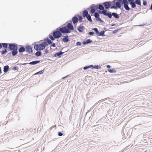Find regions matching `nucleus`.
<instances>
[{
    "mask_svg": "<svg viewBox=\"0 0 152 152\" xmlns=\"http://www.w3.org/2000/svg\"><path fill=\"white\" fill-rule=\"evenodd\" d=\"M69 22L66 26H60L57 28L56 30H53L49 35L50 39L46 38L44 39V41H46L49 45H50L52 43L51 41H53L55 39L60 38L62 36V33L67 34L71 32V31H73L74 28L72 21L70 20Z\"/></svg>",
    "mask_w": 152,
    "mask_h": 152,
    "instance_id": "nucleus-1",
    "label": "nucleus"
},
{
    "mask_svg": "<svg viewBox=\"0 0 152 152\" xmlns=\"http://www.w3.org/2000/svg\"><path fill=\"white\" fill-rule=\"evenodd\" d=\"M121 0H114L113 1H105L103 3L104 8L107 9L110 7L111 9L116 10L121 8Z\"/></svg>",
    "mask_w": 152,
    "mask_h": 152,
    "instance_id": "nucleus-2",
    "label": "nucleus"
},
{
    "mask_svg": "<svg viewBox=\"0 0 152 152\" xmlns=\"http://www.w3.org/2000/svg\"><path fill=\"white\" fill-rule=\"evenodd\" d=\"M134 1V0H121V2L124 4V9L127 11H129L130 9L128 6L129 3Z\"/></svg>",
    "mask_w": 152,
    "mask_h": 152,
    "instance_id": "nucleus-3",
    "label": "nucleus"
},
{
    "mask_svg": "<svg viewBox=\"0 0 152 152\" xmlns=\"http://www.w3.org/2000/svg\"><path fill=\"white\" fill-rule=\"evenodd\" d=\"M34 48L36 51H41L44 49V48L42 42L39 44H37L36 42L34 43Z\"/></svg>",
    "mask_w": 152,
    "mask_h": 152,
    "instance_id": "nucleus-4",
    "label": "nucleus"
},
{
    "mask_svg": "<svg viewBox=\"0 0 152 152\" xmlns=\"http://www.w3.org/2000/svg\"><path fill=\"white\" fill-rule=\"evenodd\" d=\"M18 45L15 43H10L9 44L8 46V49L12 51V50H18Z\"/></svg>",
    "mask_w": 152,
    "mask_h": 152,
    "instance_id": "nucleus-5",
    "label": "nucleus"
},
{
    "mask_svg": "<svg viewBox=\"0 0 152 152\" xmlns=\"http://www.w3.org/2000/svg\"><path fill=\"white\" fill-rule=\"evenodd\" d=\"M25 51L29 54H33V51L31 46L30 45H27L25 46Z\"/></svg>",
    "mask_w": 152,
    "mask_h": 152,
    "instance_id": "nucleus-6",
    "label": "nucleus"
},
{
    "mask_svg": "<svg viewBox=\"0 0 152 152\" xmlns=\"http://www.w3.org/2000/svg\"><path fill=\"white\" fill-rule=\"evenodd\" d=\"M100 14H103L104 15L107 16L110 19H111L112 16V13L111 12H106V10H102V11H99Z\"/></svg>",
    "mask_w": 152,
    "mask_h": 152,
    "instance_id": "nucleus-7",
    "label": "nucleus"
},
{
    "mask_svg": "<svg viewBox=\"0 0 152 152\" xmlns=\"http://www.w3.org/2000/svg\"><path fill=\"white\" fill-rule=\"evenodd\" d=\"M40 62V60H36V61H34L30 62L28 63H24L23 64H21L22 65H25L26 64H29L31 65H35Z\"/></svg>",
    "mask_w": 152,
    "mask_h": 152,
    "instance_id": "nucleus-8",
    "label": "nucleus"
},
{
    "mask_svg": "<svg viewBox=\"0 0 152 152\" xmlns=\"http://www.w3.org/2000/svg\"><path fill=\"white\" fill-rule=\"evenodd\" d=\"M66 52H62L61 51L60 52H57L53 56V57H56L57 56L58 57V58H59L61 56V55L65 53Z\"/></svg>",
    "mask_w": 152,
    "mask_h": 152,
    "instance_id": "nucleus-9",
    "label": "nucleus"
},
{
    "mask_svg": "<svg viewBox=\"0 0 152 152\" xmlns=\"http://www.w3.org/2000/svg\"><path fill=\"white\" fill-rule=\"evenodd\" d=\"M20 48H18V52L19 53H23L25 51V47L22 45H18Z\"/></svg>",
    "mask_w": 152,
    "mask_h": 152,
    "instance_id": "nucleus-10",
    "label": "nucleus"
},
{
    "mask_svg": "<svg viewBox=\"0 0 152 152\" xmlns=\"http://www.w3.org/2000/svg\"><path fill=\"white\" fill-rule=\"evenodd\" d=\"M62 37H64L61 38V40L63 42L66 43L69 40V36L68 35L62 36Z\"/></svg>",
    "mask_w": 152,
    "mask_h": 152,
    "instance_id": "nucleus-11",
    "label": "nucleus"
},
{
    "mask_svg": "<svg viewBox=\"0 0 152 152\" xmlns=\"http://www.w3.org/2000/svg\"><path fill=\"white\" fill-rule=\"evenodd\" d=\"M90 8L91 9L90 12L91 14H93L96 12L95 4H93L91 5L90 6Z\"/></svg>",
    "mask_w": 152,
    "mask_h": 152,
    "instance_id": "nucleus-12",
    "label": "nucleus"
},
{
    "mask_svg": "<svg viewBox=\"0 0 152 152\" xmlns=\"http://www.w3.org/2000/svg\"><path fill=\"white\" fill-rule=\"evenodd\" d=\"M92 42H93V41L91 39H88L83 41L82 42V44L84 45H85L87 44L91 43Z\"/></svg>",
    "mask_w": 152,
    "mask_h": 152,
    "instance_id": "nucleus-13",
    "label": "nucleus"
},
{
    "mask_svg": "<svg viewBox=\"0 0 152 152\" xmlns=\"http://www.w3.org/2000/svg\"><path fill=\"white\" fill-rule=\"evenodd\" d=\"M72 20L73 24H76L78 21V18L76 16H74L72 18Z\"/></svg>",
    "mask_w": 152,
    "mask_h": 152,
    "instance_id": "nucleus-14",
    "label": "nucleus"
},
{
    "mask_svg": "<svg viewBox=\"0 0 152 152\" xmlns=\"http://www.w3.org/2000/svg\"><path fill=\"white\" fill-rule=\"evenodd\" d=\"M105 31L104 30H102L100 32L99 31L98 33L96 34V35L99 36L104 37L105 36Z\"/></svg>",
    "mask_w": 152,
    "mask_h": 152,
    "instance_id": "nucleus-15",
    "label": "nucleus"
},
{
    "mask_svg": "<svg viewBox=\"0 0 152 152\" xmlns=\"http://www.w3.org/2000/svg\"><path fill=\"white\" fill-rule=\"evenodd\" d=\"M9 66L8 65L5 66L4 67L3 71L5 73H7L9 70Z\"/></svg>",
    "mask_w": 152,
    "mask_h": 152,
    "instance_id": "nucleus-16",
    "label": "nucleus"
},
{
    "mask_svg": "<svg viewBox=\"0 0 152 152\" xmlns=\"http://www.w3.org/2000/svg\"><path fill=\"white\" fill-rule=\"evenodd\" d=\"M85 28L84 26H83L80 25L77 28V30L80 32H82L83 30V29Z\"/></svg>",
    "mask_w": 152,
    "mask_h": 152,
    "instance_id": "nucleus-17",
    "label": "nucleus"
},
{
    "mask_svg": "<svg viewBox=\"0 0 152 152\" xmlns=\"http://www.w3.org/2000/svg\"><path fill=\"white\" fill-rule=\"evenodd\" d=\"M89 14L88 11L86 10H83L82 12V16L83 17H85Z\"/></svg>",
    "mask_w": 152,
    "mask_h": 152,
    "instance_id": "nucleus-18",
    "label": "nucleus"
},
{
    "mask_svg": "<svg viewBox=\"0 0 152 152\" xmlns=\"http://www.w3.org/2000/svg\"><path fill=\"white\" fill-rule=\"evenodd\" d=\"M18 50H12L11 51V54L13 56H15L18 53Z\"/></svg>",
    "mask_w": 152,
    "mask_h": 152,
    "instance_id": "nucleus-19",
    "label": "nucleus"
},
{
    "mask_svg": "<svg viewBox=\"0 0 152 152\" xmlns=\"http://www.w3.org/2000/svg\"><path fill=\"white\" fill-rule=\"evenodd\" d=\"M9 43H1L2 48V47H3L4 48H5V49H7V48H8V45H9Z\"/></svg>",
    "mask_w": 152,
    "mask_h": 152,
    "instance_id": "nucleus-20",
    "label": "nucleus"
},
{
    "mask_svg": "<svg viewBox=\"0 0 152 152\" xmlns=\"http://www.w3.org/2000/svg\"><path fill=\"white\" fill-rule=\"evenodd\" d=\"M112 16L116 19H118L120 17L119 15L117 13L114 12H112Z\"/></svg>",
    "mask_w": 152,
    "mask_h": 152,
    "instance_id": "nucleus-21",
    "label": "nucleus"
},
{
    "mask_svg": "<svg viewBox=\"0 0 152 152\" xmlns=\"http://www.w3.org/2000/svg\"><path fill=\"white\" fill-rule=\"evenodd\" d=\"M129 4H130L131 5L132 8H134L136 7V4L134 1L129 3Z\"/></svg>",
    "mask_w": 152,
    "mask_h": 152,
    "instance_id": "nucleus-22",
    "label": "nucleus"
},
{
    "mask_svg": "<svg viewBox=\"0 0 152 152\" xmlns=\"http://www.w3.org/2000/svg\"><path fill=\"white\" fill-rule=\"evenodd\" d=\"M99 10H97V11L98 12H95L94 13V16L96 18L99 17H100V15H99Z\"/></svg>",
    "mask_w": 152,
    "mask_h": 152,
    "instance_id": "nucleus-23",
    "label": "nucleus"
},
{
    "mask_svg": "<svg viewBox=\"0 0 152 152\" xmlns=\"http://www.w3.org/2000/svg\"><path fill=\"white\" fill-rule=\"evenodd\" d=\"M98 8L99 10V11L102 10H102H105L104 9L103 6L102 4L101 3L99 5Z\"/></svg>",
    "mask_w": 152,
    "mask_h": 152,
    "instance_id": "nucleus-24",
    "label": "nucleus"
},
{
    "mask_svg": "<svg viewBox=\"0 0 152 152\" xmlns=\"http://www.w3.org/2000/svg\"><path fill=\"white\" fill-rule=\"evenodd\" d=\"M86 18L88 20L89 22L91 23L93 22L92 20L91 17L90 15L89 14L88 15H87L86 16Z\"/></svg>",
    "mask_w": 152,
    "mask_h": 152,
    "instance_id": "nucleus-25",
    "label": "nucleus"
},
{
    "mask_svg": "<svg viewBox=\"0 0 152 152\" xmlns=\"http://www.w3.org/2000/svg\"><path fill=\"white\" fill-rule=\"evenodd\" d=\"M42 55V53L40 51H37L35 53V56L37 57L41 56Z\"/></svg>",
    "mask_w": 152,
    "mask_h": 152,
    "instance_id": "nucleus-26",
    "label": "nucleus"
},
{
    "mask_svg": "<svg viewBox=\"0 0 152 152\" xmlns=\"http://www.w3.org/2000/svg\"><path fill=\"white\" fill-rule=\"evenodd\" d=\"M108 71L110 73H115L116 71L114 69H107Z\"/></svg>",
    "mask_w": 152,
    "mask_h": 152,
    "instance_id": "nucleus-27",
    "label": "nucleus"
},
{
    "mask_svg": "<svg viewBox=\"0 0 152 152\" xmlns=\"http://www.w3.org/2000/svg\"><path fill=\"white\" fill-rule=\"evenodd\" d=\"M136 4L138 5L139 6L141 5V0H135L134 1Z\"/></svg>",
    "mask_w": 152,
    "mask_h": 152,
    "instance_id": "nucleus-28",
    "label": "nucleus"
},
{
    "mask_svg": "<svg viewBox=\"0 0 152 152\" xmlns=\"http://www.w3.org/2000/svg\"><path fill=\"white\" fill-rule=\"evenodd\" d=\"M42 43L43 47L44 48V49H45V47L47 46H48L49 44L46 41H45L43 42H42Z\"/></svg>",
    "mask_w": 152,
    "mask_h": 152,
    "instance_id": "nucleus-29",
    "label": "nucleus"
},
{
    "mask_svg": "<svg viewBox=\"0 0 152 152\" xmlns=\"http://www.w3.org/2000/svg\"><path fill=\"white\" fill-rule=\"evenodd\" d=\"M44 72V70H42L35 74V75H41Z\"/></svg>",
    "mask_w": 152,
    "mask_h": 152,
    "instance_id": "nucleus-30",
    "label": "nucleus"
},
{
    "mask_svg": "<svg viewBox=\"0 0 152 152\" xmlns=\"http://www.w3.org/2000/svg\"><path fill=\"white\" fill-rule=\"evenodd\" d=\"M7 52V49H4V50L1 51V54L2 55H3L4 54H6Z\"/></svg>",
    "mask_w": 152,
    "mask_h": 152,
    "instance_id": "nucleus-31",
    "label": "nucleus"
},
{
    "mask_svg": "<svg viewBox=\"0 0 152 152\" xmlns=\"http://www.w3.org/2000/svg\"><path fill=\"white\" fill-rule=\"evenodd\" d=\"M80 70H83V68H80V69H79L78 70H76L74 72H73L72 73V75L76 74Z\"/></svg>",
    "mask_w": 152,
    "mask_h": 152,
    "instance_id": "nucleus-32",
    "label": "nucleus"
},
{
    "mask_svg": "<svg viewBox=\"0 0 152 152\" xmlns=\"http://www.w3.org/2000/svg\"><path fill=\"white\" fill-rule=\"evenodd\" d=\"M101 68V66H99L98 65H95L94 66V67L92 69H99Z\"/></svg>",
    "mask_w": 152,
    "mask_h": 152,
    "instance_id": "nucleus-33",
    "label": "nucleus"
},
{
    "mask_svg": "<svg viewBox=\"0 0 152 152\" xmlns=\"http://www.w3.org/2000/svg\"><path fill=\"white\" fill-rule=\"evenodd\" d=\"M92 30L94 31L96 33V34H97V33H98L99 31L98 29L96 28H93L92 29Z\"/></svg>",
    "mask_w": 152,
    "mask_h": 152,
    "instance_id": "nucleus-34",
    "label": "nucleus"
},
{
    "mask_svg": "<svg viewBox=\"0 0 152 152\" xmlns=\"http://www.w3.org/2000/svg\"><path fill=\"white\" fill-rule=\"evenodd\" d=\"M79 72L78 73V74H77L76 75V77H80L81 75H82V74H81V73L82 72Z\"/></svg>",
    "mask_w": 152,
    "mask_h": 152,
    "instance_id": "nucleus-35",
    "label": "nucleus"
},
{
    "mask_svg": "<svg viewBox=\"0 0 152 152\" xmlns=\"http://www.w3.org/2000/svg\"><path fill=\"white\" fill-rule=\"evenodd\" d=\"M18 66H15L12 68V69L14 71H15L16 70H18Z\"/></svg>",
    "mask_w": 152,
    "mask_h": 152,
    "instance_id": "nucleus-36",
    "label": "nucleus"
},
{
    "mask_svg": "<svg viewBox=\"0 0 152 152\" xmlns=\"http://www.w3.org/2000/svg\"><path fill=\"white\" fill-rule=\"evenodd\" d=\"M143 5L144 6H146L147 5V2L145 0H143Z\"/></svg>",
    "mask_w": 152,
    "mask_h": 152,
    "instance_id": "nucleus-37",
    "label": "nucleus"
},
{
    "mask_svg": "<svg viewBox=\"0 0 152 152\" xmlns=\"http://www.w3.org/2000/svg\"><path fill=\"white\" fill-rule=\"evenodd\" d=\"M82 44L80 42H76V44L77 46H80Z\"/></svg>",
    "mask_w": 152,
    "mask_h": 152,
    "instance_id": "nucleus-38",
    "label": "nucleus"
},
{
    "mask_svg": "<svg viewBox=\"0 0 152 152\" xmlns=\"http://www.w3.org/2000/svg\"><path fill=\"white\" fill-rule=\"evenodd\" d=\"M120 30V28L119 29H116L113 31V33L114 34H116L118 31H119V30Z\"/></svg>",
    "mask_w": 152,
    "mask_h": 152,
    "instance_id": "nucleus-39",
    "label": "nucleus"
},
{
    "mask_svg": "<svg viewBox=\"0 0 152 152\" xmlns=\"http://www.w3.org/2000/svg\"><path fill=\"white\" fill-rule=\"evenodd\" d=\"M94 33H95L94 32L92 31L89 32L88 33V34L89 35H93L94 34Z\"/></svg>",
    "mask_w": 152,
    "mask_h": 152,
    "instance_id": "nucleus-40",
    "label": "nucleus"
},
{
    "mask_svg": "<svg viewBox=\"0 0 152 152\" xmlns=\"http://www.w3.org/2000/svg\"><path fill=\"white\" fill-rule=\"evenodd\" d=\"M83 19V18L82 16H80V17H79V22L81 23L82 22Z\"/></svg>",
    "mask_w": 152,
    "mask_h": 152,
    "instance_id": "nucleus-41",
    "label": "nucleus"
},
{
    "mask_svg": "<svg viewBox=\"0 0 152 152\" xmlns=\"http://www.w3.org/2000/svg\"><path fill=\"white\" fill-rule=\"evenodd\" d=\"M63 134L60 132H58V135L59 136H61Z\"/></svg>",
    "mask_w": 152,
    "mask_h": 152,
    "instance_id": "nucleus-42",
    "label": "nucleus"
},
{
    "mask_svg": "<svg viewBox=\"0 0 152 152\" xmlns=\"http://www.w3.org/2000/svg\"><path fill=\"white\" fill-rule=\"evenodd\" d=\"M50 45L51 47H56L55 43L53 42H52V43Z\"/></svg>",
    "mask_w": 152,
    "mask_h": 152,
    "instance_id": "nucleus-43",
    "label": "nucleus"
},
{
    "mask_svg": "<svg viewBox=\"0 0 152 152\" xmlns=\"http://www.w3.org/2000/svg\"><path fill=\"white\" fill-rule=\"evenodd\" d=\"M88 69L89 68H91L92 69H93L92 68H93V67H94V65H88Z\"/></svg>",
    "mask_w": 152,
    "mask_h": 152,
    "instance_id": "nucleus-44",
    "label": "nucleus"
},
{
    "mask_svg": "<svg viewBox=\"0 0 152 152\" xmlns=\"http://www.w3.org/2000/svg\"><path fill=\"white\" fill-rule=\"evenodd\" d=\"M83 68V70H87L88 69V66H84Z\"/></svg>",
    "mask_w": 152,
    "mask_h": 152,
    "instance_id": "nucleus-45",
    "label": "nucleus"
},
{
    "mask_svg": "<svg viewBox=\"0 0 152 152\" xmlns=\"http://www.w3.org/2000/svg\"><path fill=\"white\" fill-rule=\"evenodd\" d=\"M101 19L100 18V17L96 18V20L97 21H99Z\"/></svg>",
    "mask_w": 152,
    "mask_h": 152,
    "instance_id": "nucleus-46",
    "label": "nucleus"
},
{
    "mask_svg": "<svg viewBox=\"0 0 152 152\" xmlns=\"http://www.w3.org/2000/svg\"><path fill=\"white\" fill-rule=\"evenodd\" d=\"M102 102V100H99V101L98 102H97L96 104H94V106H95V105H96L97 104H98V103L99 102V103H101Z\"/></svg>",
    "mask_w": 152,
    "mask_h": 152,
    "instance_id": "nucleus-47",
    "label": "nucleus"
},
{
    "mask_svg": "<svg viewBox=\"0 0 152 152\" xmlns=\"http://www.w3.org/2000/svg\"><path fill=\"white\" fill-rule=\"evenodd\" d=\"M98 6L97 5H95V9L96 10H97L99 9V8H98Z\"/></svg>",
    "mask_w": 152,
    "mask_h": 152,
    "instance_id": "nucleus-48",
    "label": "nucleus"
},
{
    "mask_svg": "<svg viewBox=\"0 0 152 152\" xmlns=\"http://www.w3.org/2000/svg\"><path fill=\"white\" fill-rule=\"evenodd\" d=\"M45 52L46 53H49V50L47 49H46L45 51Z\"/></svg>",
    "mask_w": 152,
    "mask_h": 152,
    "instance_id": "nucleus-49",
    "label": "nucleus"
},
{
    "mask_svg": "<svg viewBox=\"0 0 152 152\" xmlns=\"http://www.w3.org/2000/svg\"><path fill=\"white\" fill-rule=\"evenodd\" d=\"M106 67L107 68H108V69H110V68L111 66L110 65H107Z\"/></svg>",
    "mask_w": 152,
    "mask_h": 152,
    "instance_id": "nucleus-50",
    "label": "nucleus"
},
{
    "mask_svg": "<svg viewBox=\"0 0 152 152\" xmlns=\"http://www.w3.org/2000/svg\"><path fill=\"white\" fill-rule=\"evenodd\" d=\"M69 76V75H67L66 76H65V77H63L62 78V79H65V78H66L67 77H68Z\"/></svg>",
    "mask_w": 152,
    "mask_h": 152,
    "instance_id": "nucleus-51",
    "label": "nucleus"
},
{
    "mask_svg": "<svg viewBox=\"0 0 152 152\" xmlns=\"http://www.w3.org/2000/svg\"><path fill=\"white\" fill-rule=\"evenodd\" d=\"M2 73V71L1 69V67H0V75Z\"/></svg>",
    "mask_w": 152,
    "mask_h": 152,
    "instance_id": "nucleus-52",
    "label": "nucleus"
},
{
    "mask_svg": "<svg viewBox=\"0 0 152 152\" xmlns=\"http://www.w3.org/2000/svg\"><path fill=\"white\" fill-rule=\"evenodd\" d=\"M150 9H151L152 11V4L151 5Z\"/></svg>",
    "mask_w": 152,
    "mask_h": 152,
    "instance_id": "nucleus-53",
    "label": "nucleus"
},
{
    "mask_svg": "<svg viewBox=\"0 0 152 152\" xmlns=\"http://www.w3.org/2000/svg\"><path fill=\"white\" fill-rule=\"evenodd\" d=\"M2 48V46L1 45V43H0V49Z\"/></svg>",
    "mask_w": 152,
    "mask_h": 152,
    "instance_id": "nucleus-54",
    "label": "nucleus"
},
{
    "mask_svg": "<svg viewBox=\"0 0 152 152\" xmlns=\"http://www.w3.org/2000/svg\"><path fill=\"white\" fill-rule=\"evenodd\" d=\"M116 25L115 24H112V25H111V26L112 27V26H115Z\"/></svg>",
    "mask_w": 152,
    "mask_h": 152,
    "instance_id": "nucleus-55",
    "label": "nucleus"
},
{
    "mask_svg": "<svg viewBox=\"0 0 152 152\" xmlns=\"http://www.w3.org/2000/svg\"><path fill=\"white\" fill-rule=\"evenodd\" d=\"M99 21L101 23H103V21L102 20V19Z\"/></svg>",
    "mask_w": 152,
    "mask_h": 152,
    "instance_id": "nucleus-56",
    "label": "nucleus"
},
{
    "mask_svg": "<svg viewBox=\"0 0 152 152\" xmlns=\"http://www.w3.org/2000/svg\"><path fill=\"white\" fill-rule=\"evenodd\" d=\"M122 136H123V138L125 139V135L124 134V133L123 134V135Z\"/></svg>",
    "mask_w": 152,
    "mask_h": 152,
    "instance_id": "nucleus-57",
    "label": "nucleus"
},
{
    "mask_svg": "<svg viewBox=\"0 0 152 152\" xmlns=\"http://www.w3.org/2000/svg\"><path fill=\"white\" fill-rule=\"evenodd\" d=\"M122 136H123V138L125 139V135L124 134V133L123 134V135Z\"/></svg>",
    "mask_w": 152,
    "mask_h": 152,
    "instance_id": "nucleus-58",
    "label": "nucleus"
},
{
    "mask_svg": "<svg viewBox=\"0 0 152 152\" xmlns=\"http://www.w3.org/2000/svg\"><path fill=\"white\" fill-rule=\"evenodd\" d=\"M106 28H104L103 29L104 30H105L106 31H109V30H108V29L107 30H106Z\"/></svg>",
    "mask_w": 152,
    "mask_h": 152,
    "instance_id": "nucleus-59",
    "label": "nucleus"
},
{
    "mask_svg": "<svg viewBox=\"0 0 152 152\" xmlns=\"http://www.w3.org/2000/svg\"><path fill=\"white\" fill-rule=\"evenodd\" d=\"M11 53H8L7 55H11Z\"/></svg>",
    "mask_w": 152,
    "mask_h": 152,
    "instance_id": "nucleus-60",
    "label": "nucleus"
},
{
    "mask_svg": "<svg viewBox=\"0 0 152 152\" xmlns=\"http://www.w3.org/2000/svg\"><path fill=\"white\" fill-rule=\"evenodd\" d=\"M120 8L122 10V11H124V10L123 9H121V8Z\"/></svg>",
    "mask_w": 152,
    "mask_h": 152,
    "instance_id": "nucleus-61",
    "label": "nucleus"
},
{
    "mask_svg": "<svg viewBox=\"0 0 152 152\" xmlns=\"http://www.w3.org/2000/svg\"><path fill=\"white\" fill-rule=\"evenodd\" d=\"M115 28V27H114V28L111 27L110 28L111 29H113V28Z\"/></svg>",
    "mask_w": 152,
    "mask_h": 152,
    "instance_id": "nucleus-62",
    "label": "nucleus"
},
{
    "mask_svg": "<svg viewBox=\"0 0 152 152\" xmlns=\"http://www.w3.org/2000/svg\"><path fill=\"white\" fill-rule=\"evenodd\" d=\"M56 125H54V127H56Z\"/></svg>",
    "mask_w": 152,
    "mask_h": 152,
    "instance_id": "nucleus-63",
    "label": "nucleus"
},
{
    "mask_svg": "<svg viewBox=\"0 0 152 152\" xmlns=\"http://www.w3.org/2000/svg\"><path fill=\"white\" fill-rule=\"evenodd\" d=\"M7 132H6L5 133H6V134H7Z\"/></svg>",
    "mask_w": 152,
    "mask_h": 152,
    "instance_id": "nucleus-64",
    "label": "nucleus"
}]
</instances>
